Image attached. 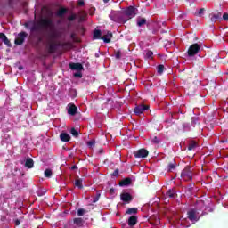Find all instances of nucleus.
<instances>
[{"mask_svg":"<svg viewBox=\"0 0 228 228\" xmlns=\"http://www.w3.org/2000/svg\"><path fill=\"white\" fill-rule=\"evenodd\" d=\"M51 24H53V20H51V19H49V18L41 19L38 22L33 23L30 29L32 32L38 31L44 28H49V26H51Z\"/></svg>","mask_w":228,"mask_h":228,"instance_id":"nucleus-1","label":"nucleus"},{"mask_svg":"<svg viewBox=\"0 0 228 228\" xmlns=\"http://www.w3.org/2000/svg\"><path fill=\"white\" fill-rule=\"evenodd\" d=\"M110 18L114 22H127V20L124 16V12L122 11H113L110 15Z\"/></svg>","mask_w":228,"mask_h":228,"instance_id":"nucleus-2","label":"nucleus"},{"mask_svg":"<svg viewBox=\"0 0 228 228\" xmlns=\"http://www.w3.org/2000/svg\"><path fill=\"white\" fill-rule=\"evenodd\" d=\"M136 13H138V9L134 6H130L126 10L123 11V15L126 20L133 19V17H136Z\"/></svg>","mask_w":228,"mask_h":228,"instance_id":"nucleus-3","label":"nucleus"},{"mask_svg":"<svg viewBox=\"0 0 228 228\" xmlns=\"http://www.w3.org/2000/svg\"><path fill=\"white\" fill-rule=\"evenodd\" d=\"M188 218L192 222V224H195V222H198L199 218H200V216H199V212L195 209H191L188 212Z\"/></svg>","mask_w":228,"mask_h":228,"instance_id":"nucleus-4","label":"nucleus"},{"mask_svg":"<svg viewBox=\"0 0 228 228\" xmlns=\"http://www.w3.org/2000/svg\"><path fill=\"white\" fill-rule=\"evenodd\" d=\"M200 51V45L197 43L193 44L189 47L188 54L189 56H195Z\"/></svg>","mask_w":228,"mask_h":228,"instance_id":"nucleus-5","label":"nucleus"},{"mask_svg":"<svg viewBox=\"0 0 228 228\" xmlns=\"http://www.w3.org/2000/svg\"><path fill=\"white\" fill-rule=\"evenodd\" d=\"M181 177H183V179H184V181H191V168L190 167H186L181 175Z\"/></svg>","mask_w":228,"mask_h":228,"instance_id":"nucleus-6","label":"nucleus"},{"mask_svg":"<svg viewBox=\"0 0 228 228\" xmlns=\"http://www.w3.org/2000/svg\"><path fill=\"white\" fill-rule=\"evenodd\" d=\"M135 158H147L149 156V151L145 149H140L134 152Z\"/></svg>","mask_w":228,"mask_h":228,"instance_id":"nucleus-7","label":"nucleus"},{"mask_svg":"<svg viewBox=\"0 0 228 228\" xmlns=\"http://www.w3.org/2000/svg\"><path fill=\"white\" fill-rule=\"evenodd\" d=\"M112 37H113V34H111V32H110L108 30H104L102 32V40H103V42H105V44H110V42H111Z\"/></svg>","mask_w":228,"mask_h":228,"instance_id":"nucleus-8","label":"nucleus"},{"mask_svg":"<svg viewBox=\"0 0 228 228\" xmlns=\"http://www.w3.org/2000/svg\"><path fill=\"white\" fill-rule=\"evenodd\" d=\"M146 110H149V106L141 104L134 108V113H135V115H142Z\"/></svg>","mask_w":228,"mask_h":228,"instance_id":"nucleus-9","label":"nucleus"},{"mask_svg":"<svg viewBox=\"0 0 228 228\" xmlns=\"http://www.w3.org/2000/svg\"><path fill=\"white\" fill-rule=\"evenodd\" d=\"M26 37V32L20 33L15 39L16 45H22V44H24Z\"/></svg>","mask_w":228,"mask_h":228,"instance_id":"nucleus-10","label":"nucleus"},{"mask_svg":"<svg viewBox=\"0 0 228 228\" xmlns=\"http://www.w3.org/2000/svg\"><path fill=\"white\" fill-rule=\"evenodd\" d=\"M120 199L123 202H127L129 204V202H131V200H133V197H131V194L127 193V192H123L120 195Z\"/></svg>","mask_w":228,"mask_h":228,"instance_id":"nucleus-11","label":"nucleus"},{"mask_svg":"<svg viewBox=\"0 0 228 228\" xmlns=\"http://www.w3.org/2000/svg\"><path fill=\"white\" fill-rule=\"evenodd\" d=\"M0 40H2V42H4V44H5L7 47H12V44L10 43V40L8 39L6 35H4V33H0Z\"/></svg>","mask_w":228,"mask_h":228,"instance_id":"nucleus-12","label":"nucleus"},{"mask_svg":"<svg viewBox=\"0 0 228 228\" xmlns=\"http://www.w3.org/2000/svg\"><path fill=\"white\" fill-rule=\"evenodd\" d=\"M69 68L71 70L81 71L83 70V65L81 63H70Z\"/></svg>","mask_w":228,"mask_h":228,"instance_id":"nucleus-13","label":"nucleus"},{"mask_svg":"<svg viewBox=\"0 0 228 228\" xmlns=\"http://www.w3.org/2000/svg\"><path fill=\"white\" fill-rule=\"evenodd\" d=\"M137 222H138V217L136 216H132L128 219V225L130 227H134V225H136Z\"/></svg>","mask_w":228,"mask_h":228,"instance_id":"nucleus-14","label":"nucleus"},{"mask_svg":"<svg viewBox=\"0 0 228 228\" xmlns=\"http://www.w3.org/2000/svg\"><path fill=\"white\" fill-rule=\"evenodd\" d=\"M76 111H77V107L76 105H69L68 106V113L69 115H76Z\"/></svg>","mask_w":228,"mask_h":228,"instance_id":"nucleus-15","label":"nucleus"},{"mask_svg":"<svg viewBox=\"0 0 228 228\" xmlns=\"http://www.w3.org/2000/svg\"><path fill=\"white\" fill-rule=\"evenodd\" d=\"M93 37L94 40H102V33L101 30L95 29Z\"/></svg>","mask_w":228,"mask_h":228,"instance_id":"nucleus-16","label":"nucleus"},{"mask_svg":"<svg viewBox=\"0 0 228 228\" xmlns=\"http://www.w3.org/2000/svg\"><path fill=\"white\" fill-rule=\"evenodd\" d=\"M60 138H61V142H70V134H69L67 133H61L60 134Z\"/></svg>","mask_w":228,"mask_h":228,"instance_id":"nucleus-17","label":"nucleus"},{"mask_svg":"<svg viewBox=\"0 0 228 228\" xmlns=\"http://www.w3.org/2000/svg\"><path fill=\"white\" fill-rule=\"evenodd\" d=\"M220 19H222V14L221 13L211 14V18H210L211 22H216V20H218Z\"/></svg>","mask_w":228,"mask_h":228,"instance_id":"nucleus-18","label":"nucleus"},{"mask_svg":"<svg viewBox=\"0 0 228 228\" xmlns=\"http://www.w3.org/2000/svg\"><path fill=\"white\" fill-rule=\"evenodd\" d=\"M34 166V162H33V159H27L25 161V167L27 168H33Z\"/></svg>","mask_w":228,"mask_h":228,"instance_id":"nucleus-19","label":"nucleus"},{"mask_svg":"<svg viewBox=\"0 0 228 228\" xmlns=\"http://www.w3.org/2000/svg\"><path fill=\"white\" fill-rule=\"evenodd\" d=\"M75 186H77V188H83V179H80V178H77L76 181H75Z\"/></svg>","mask_w":228,"mask_h":228,"instance_id":"nucleus-20","label":"nucleus"},{"mask_svg":"<svg viewBox=\"0 0 228 228\" xmlns=\"http://www.w3.org/2000/svg\"><path fill=\"white\" fill-rule=\"evenodd\" d=\"M138 213V208H128L126 210V215H136Z\"/></svg>","mask_w":228,"mask_h":228,"instance_id":"nucleus-21","label":"nucleus"},{"mask_svg":"<svg viewBox=\"0 0 228 228\" xmlns=\"http://www.w3.org/2000/svg\"><path fill=\"white\" fill-rule=\"evenodd\" d=\"M119 184L121 186H128V184H131V179L126 178L125 180L121 181Z\"/></svg>","mask_w":228,"mask_h":228,"instance_id":"nucleus-22","label":"nucleus"},{"mask_svg":"<svg viewBox=\"0 0 228 228\" xmlns=\"http://www.w3.org/2000/svg\"><path fill=\"white\" fill-rule=\"evenodd\" d=\"M65 13H67V9H65V8H61V9L57 12L58 17H63V15H65Z\"/></svg>","mask_w":228,"mask_h":228,"instance_id":"nucleus-23","label":"nucleus"},{"mask_svg":"<svg viewBox=\"0 0 228 228\" xmlns=\"http://www.w3.org/2000/svg\"><path fill=\"white\" fill-rule=\"evenodd\" d=\"M147 22V20L143 19V18H139L137 20V26L142 27L143 26L145 23Z\"/></svg>","mask_w":228,"mask_h":228,"instance_id":"nucleus-24","label":"nucleus"},{"mask_svg":"<svg viewBox=\"0 0 228 228\" xmlns=\"http://www.w3.org/2000/svg\"><path fill=\"white\" fill-rule=\"evenodd\" d=\"M194 149H197V142H191L188 146L189 151H194Z\"/></svg>","mask_w":228,"mask_h":228,"instance_id":"nucleus-25","label":"nucleus"},{"mask_svg":"<svg viewBox=\"0 0 228 228\" xmlns=\"http://www.w3.org/2000/svg\"><path fill=\"white\" fill-rule=\"evenodd\" d=\"M74 224H76L77 225V227H81V225H83V219L75 218L74 219Z\"/></svg>","mask_w":228,"mask_h":228,"instance_id":"nucleus-26","label":"nucleus"},{"mask_svg":"<svg viewBox=\"0 0 228 228\" xmlns=\"http://www.w3.org/2000/svg\"><path fill=\"white\" fill-rule=\"evenodd\" d=\"M153 53L151 51H146L145 52V58L147 60H151L152 56H153Z\"/></svg>","mask_w":228,"mask_h":228,"instance_id":"nucleus-27","label":"nucleus"},{"mask_svg":"<svg viewBox=\"0 0 228 228\" xmlns=\"http://www.w3.org/2000/svg\"><path fill=\"white\" fill-rule=\"evenodd\" d=\"M49 53H54V51H56V44L55 43H52L50 45V48H48Z\"/></svg>","mask_w":228,"mask_h":228,"instance_id":"nucleus-28","label":"nucleus"},{"mask_svg":"<svg viewBox=\"0 0 228 228\" xmlns=\"http://www.w3.org/2000/svg\"><path fill=\"white\" fill-rule=\"evenodd\" d=\"M87 146L89 147V149H94V147H95V140H91L87 142Z\"/></svg>","mask_w":228,"mask_h":228,"instance_id":"nucleus-29","label":"nucleus"},{"mask_svg":"<svg viewBox=\"0 0 228 228\" xmlns=\"http://www.w3.org/2000/svg\"><path fill=\"white\" fill-rule=\"evenodd\" d=\"M53 175V170L45 169V177H51Z\"/></svg>","mask_w":228,"mask_h":228,"instance_id":"nucleus-30","label":"nucleus"},{"mask_svg":"<svg viewBox=\"0 0 228 228\" xmlns=\"http://www.w3.org/2000/svg\"><path fill=\"white\" fill-rule=\"evenodd\" d=\"M167 197H169V199H174L175 192H174V191H169L167 192Z\"/></svg>","mask_w":228,"mask_h":228,"instance_id":"nucleus-31","label":"nucleus"},{"mask_svg":"<svg viewBox=\"0 0 228 228\" xmlns=\"http://www.w3.org/2000/svg\"><path fill=\"white\" fill-rule=\"evenodd\" d=\"M164 70H165V66H163V65H159L158 66V73L159 74H163Z\"/></svg>","mask_w":228,"mask_h":228,"instance_id":"nucleus-32","label":"nucleus"},{"mask_svg":"<svg viewBox=\"0 0 228 228\" xmlns=\"http://www.w3.org/2000/svg\"><path fill=\"white\" fill-rule=\"evenodd\" d=\"M85 213H86V210H85L84 208H79L77 210L78 216H83V215H85Z\"/></svg>","mask_w":228,"mask_h":228,"instance_id":"nucleus-33","label":"nucleus"},{"mask_svg":"<svg viewBox=\"0 0 228 228\" xmlns=\"http://www.w3.org/2000/svg\"><path fill=\"white\" fill-rule=\"evenodd\" d=\"M168 172H172V170H175V164H169L168 165Z\"/></svg>","mask_w":228,"mask_h":228,"instance_id":"nucleus-34","label":"nucleus"},{"mask_svg":"<svg viewBox=\"0 0 228 228\" xmlns=\"http://www.w3.org/2000/svg\"><path fill=\"white\" fill-rule=\"evenodd\" d=\"M74 77H83V74L81 73V71H77L74 73Z\"/></svg>","mask_w":228,"mask_h":228,"instance_id":"nucleus-35","label":"nucleus"},{"mask_svg":"<svg viewBox=\"0 0 228 228\" xmlns=\"http://www.w3.org/2000/svg\"><path fill=\"white\" fill-rule=\"evenodd\" d=\"M151 142L152 143H159V139L156 136H154L153 138H151Z\"/></svg>","mask_w":228,"mask_h":228,"instance_id":"nucleus-36","label":"nucleus"},{"mask_svg":"<svg viewBox=\"0 0 228 228\" xmlns=\"http://www.w3.org/2000/svg\"><path fill=\"white\" fill-rule=\"evenodd\" d=\"M71 134H73L74 136H77L79 134L77 133V131L76 129L72 128Z\"/></svg>","mask_w":228,"mask_h":228,"instance_id":"nucleus-37","label":"nucleus"},{"mask_svg":"<svg viewBox=\"0 0 228 228\" xmlns=\"http://www.w3.org/2000/svg\"><path fill=\"white\" fill-rule=\"evenodd\" d=\"M159 224H161V222L159 221V217H156L155 222H153L154 225H159Z\"/></svg>","mask_w":228,"mask_h":228,"instance_id":"nucleus-38","label":"nucleus"},{"mask_svg":"<svg viewBox=\"0 0 228 228\" xmlns=\"http://www.w3.org/2000/svg\"><path fill=\"white\" fill-rule=\"evenodd\" d=\"M75 19H76V14H72V15H70V16L68 18L69 20H75Z\"/></svg>","mask_w":228,"mask_h":228,"instance_id":"nucleus-39","label":"nucleus"},{"mask_svg":"<svg viewBox=\"0 0 228 228\" xmlns=\"http://www.w3.org/2000/svg\"><path fill=\"white\" fill-rule=\"evenodd\" d=\"M204 14V9H200L198 12V15L200 17V15Z\"/></svg>","mask_w":228,"mask_h":228,"instance_id":"nucleus-40","label":"nucleus"},{"mask_svg":"<svg viewBox=\"0 0 228 228\" xmlns=\"http://www.w3.org/2000/svg\"><path fill=\"white\" fill-rule=\"evenodd\" d=\"M223 19H224V20H228V13H227V12H225V13L223 15Z\"/></svg>","mask_w":228,"mask_h":228,"instance_id":"nucleus-41","label":"nucleus"},{"mask_svg":"<svg viewBox=\"0 0 228 228\" xmlns=\"http://www.w3.org/2000/svg\"><path fill=\"white\" fill-rule=\"evenodd\" d=\"M79 6H83L85 4V2L83 0H78Z\"/></svg>","mask_w":228,"mask_h":228,"instance_id":"nucleus-42","label":"nucleus"},{"mask_svg":"<svg viewBox=\"0 0 228 228\" xmlns=\"http://www.w3.org/2000/svg\"><path fill=\"white\" fill-rule=\"evenodd\" d=\"M110 193H111V194L115 193V189H110Z\"/></svg>","mask_w":228,"mask_h":228,"instance_id":"nucleus-43","label":"nucleus"},{"mask_svg":"<svg viewBox=\"0 0 228 228\" xmlns=\"http://www.w3.org/2000/svg\"><path fill=\"white\" fill-rule=\"evenodd\" d=\"M16 225H20V220H16Z\"/></svg>","mask_w":228,"mask_h":228,"instance_id":"nucleus-44","label":"nucleus"},{"mask_svg":"<svg viewBox=\"0 0 228 228\" xmlns=\"http://www.w3.org/2000/svg\"><path fill=\"white\" fill-rule=\"evenodd\" d=\"M116 58H120V53L118 52V53L116 54Z\"/></svg>","mask_w":228,"mask_h":228,"instance_id":"nucleus-45","label":"nucleus"},{"mask_svg":"<svg viewBox=\"0 0 228 228\" xmlns=\"http://www.w3.org/2000/svg\"><path fill=\"white\" fill-rule=\"evenodd\" d=\"M200 206H204V203L202 201L199 202Z\"/></svg>","mask_w":228,"mask_h":228,"instance_id":"nucleus-46","label":"nucleus"},{"mask_svg":"<svg viewBox=\"0 0 228 228\" xmlns=\"http://www.w3.org/2000/svg\"><path fill=\"white\" fill-rule=\"evenodd\" d=\"M103 3H110V0H103Z\"/></svg>","mask_w":228,"mask_h":228,"instance_id":"nucleus-47","label":"nucleus"}]
</instances>
